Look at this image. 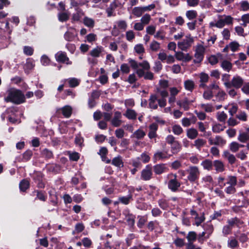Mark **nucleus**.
Returning a JSON list of instances; mask_svg holds the SVG:
<instances>
[{
  "label": "nucleus",
  "mask_w": 249,
  "mask_h": 249,
  "mask_svg": "<svg viewBox=\"0 0 249 249\" xmlns=\"http://www.w3.org/2000/svg\"><path fill=\"white\" fill-rule=\"evenodd\" d=\"M128 61L132 68L136 70V73L139 78L143 77L145 80H153L154 79L153 73L149 71L150 66L147 61L138 63L130 58Z\"/></svg>",
  "instance_id": "obj_1"
},
{
  "label": "nucleus",
  "mask_w": 249,
  "mask_h": 249,
  "mask_svg": "<svg viewBox=\"0 0 249 249\" xmlns=\"http://www.w3.org/2000/svg\"><path fill=\"white\" fill-rule=\"evenodd\" d=\"M7 94L4 98L5 101L7 102H10L18 105L25 101V96L20 90L11 89L7 90Z\"/></svg>",
  "instance_id": "obj_2"
},
{
  "label": "nucleus",
  "mask_w": 249,
  "mask_h": 249,
  "mask_svg": "<svg viewBox=\"0 0 249 249\" xmlns=\"http://www.w3.org/2000/svg\"><path fill=\"white\" fill-rule=\"evenodd\" d=\"M205 50V47L201 44L196 46L193 61L194 63H200L203 60Z\"/></svg>",
  "instance_id": "obj_3"
},
{
  "label": "nucleus",
  "mask_w": 249,
  "mask_h": 249,
  "mask_svg": "<svg viewBox=\"0 0 249 249\" xmlns=\"http://www.w3.org/2000/svg\"><path fill=\"white\" fill-rule=\"evenodd\" d=\"M188 174L187 178L191 182H194L199 177L200 171L199 168L196 166H191L187 170Z\"/></svg>",
  "instance_id": "obj_4"
},
{
  "label": "nucleus",
  "mask_w": 249,
  "mask_h": 249,
  "mask_svg": "<svg viewBox=\"0 0 249 249\" xmlns=\"http://www.w3.org/2000/svg\"><path fill=\"white\" fill-rule=\"evenodd\" d=\"M233 18L230 16H220L218 20L214 25L218 28H222L226 24L229 25L232 23Z\"/></svg>",
  "instance_id": "obj_5"
},
{
  "label": "nucleus",
  "mask_w": 249,
  "mask_h": 249,
  "mask_svg": "<svg viewBox=\"0 0 249 249\" xmlns=\"http://www.w3.org/2000/svg\"><path fill=\"white\" fill-rule=\"evenodd\" d=\"M194 42V38L190 35L186 36L182 41L178 42V48L182 51H186Z\"/></svg>",
  "instance_id": "obj_6"
},
{
  "label": "nucleus",
  "mask_w": 249,
  "mask_h": 249,
  "mask_svg": "<svg viewBox=\"0 0 249 249\" xmlns=\"http://www.w3.org/2000/svg\"><path fill=\"white\" fill-rule=\"evenodd\" d=\"M158 58L161 61L163 62H165L167 64H172L175 61V58L174 56L171 54L167 55L163 50L160 51L158 54Z\"/></svg>",
  "instance_id": "obj_7"
},
{
  "label": "nucleus",
  "mask_w": 249,
  "mask_h": 249,
  "mask_svg": "<svg viewBox=\"0 0 249 249\" xmlns=\"http://www.w3.org/2000/svg\"><path fill=\"white\" fill-rule=\"evenodd\" d=\"M244 84V79L239 75L234 76L231 81L230 89L232 87L236 89L241 88Z\"/></svg>",
  "instance_id": "obj_8"
},
{
  "label": "nucleus",
  "mask_w": 249,
  "mask_h": 249,
  "mask_svg": "<svg viewBox=\"0 0 249 249\" xmlns=\"http://www.w3.org/2000/svg\"><path fill=\"white\" fill-rule=\"evenodd\" d=\"M152 169L151 166L147 165L141 173V178L144 180H149L152 178Z\"/></svg>",
  "instance_id": "obj_9"
},
{
  "label": "nucleus",
  "mask_w": 249,
  "mask_h": 249,
  "mask_svg": "<svg viewBox=\"0 0 249 249\" xmlns=\"http://www.w3.org/2000/svg\"><path fill=\"white\" fill-rule=\"evenodd\" d=\"M174 178L171 179L168 183V188L173 192L176 191L180 187V184L177 179V175H172Z\"/></svg>",
  "instance_id": "obj_10"
},
{
  "label": "nucleus",
  "mask_w": 249,
  "mask_h": 249,
  "mask_svg": "<svg viewBox=\"0 0 249 249\" xmlns=\"http://www.w3.org/2000/svg\"><path fill=\"white\" fill-rule=\"evenodd\" d=\"M122 118L121 113L119 111H116L113 119L111 120V123L115 127H118L121 125L122 121L121 120Z\"/></svg>",
  "instance_id": "obj_11"
},
{
  "label": "nucleus",
  "mask_w": 249,
  "mask_h": 249,
  "mask_svg": "<svg viewBox=\"0 0 249 249\" xmlns=\"http://www.w3.org/2000/svg\"><path fill=\"white\" fill-rule=\"evenodd\" d=\"M77 35L76 30L73 28L69 29L64 35L65 39L68 41H72Z\"/></svg>",
  "instance_id": "obj_12"
},
{
  "label": "nucleus",
  "mask_w": 249,
  "mask_h": 249,
  "mask_svg": "<svg viewBox=\"0 0 249 249\" xmlns=\"http://www.w3.org/2000/svg\"><path fill=\"white\" fill-rule=\"evenodd\" d=\"M104 49L102 46H98L90 51L89 54L93 57H98L102 55Z\"/></svg>",
  "instance_id": "obj_13"
},
{
  "label": "nucleus",
  "mask_w": 249,
  "mask_h": 249,
  "mask_svg": "<svg viewBox=\"0 0 249 249\" xmlns=\"http://www.w3.org/2000/svg\"><path fill=\"white\" fill-rule=\"evenodd\" d=\"M155 174L160 175L167 171V167L164 164H159L155 165L153 167Z\"/></svg>",
  "instance_id": "obj_14"
},
{
  "label": "nucleus",
  "mask_w": 249,
  "mask_h": 249,
  "mask_svg": "<svg viewBox=\"0 0 249 249\" xmlns=\"http://www.w3.org/2000/svg\"><path fill=\"white\" fill-rule=\"evenodd\" d=\"M227 96L226 92L222 89H219L215 95L216 100L219 102L224 101L227 98Z\"/></svg>",
  "instance_id": "obj_15"
},
{
  "label": "nucleus",
  "mask_w": 249,
  "mask_h": 249,
  "mask_svg": "<svg viewBox=\"0 0 249 249\" xmlns=\"http://www.w3.org/2000/svg\"><path fill=\"white\" fill-rule=\"evenodd\" d=\"M213 165L215 168V170L217 172H223L225 170L224 164L221 160H214L213 162Z\"/></svg>",
  "instance_id": "obj_16"
},
{
  "label": "nucleus",
  "mask_w": 249,
  "mask_h": 249,
  "mask_svg": "<svg viewBox=\"0 0 249 249\" xmlns=\"http://www.w3.org/2000/svg\"><path fill=\"white\" fill-rule=\"evenodd\" d=\"M124 115L128 119L135 120L137 118V114L134 110L127 109Z\"/></svg>",
  "instance_id": "obj_17"
},
{
  "label": "nucleus",
  "mask_w": 249,
  "mask_h": 249,
  "mask_svg": "<svg viewBox=\"0 0 249 249\" xmlns=\"http://www.w3.org/2000/svg\"><path fill=\"white\" fill-rule=\"evenodd\" d=\"M55 57L58 62L65 63L66 60H68V57L66 56V53L63 52H58Z\"/></svg>",
  "instance_id": "obj_18"
},
{
  "label": "nucleus",
  "mask_w": 249,
  "mask_h": 249,
  "mask_svg": "<svg viewBox=\"0 0 249 249\" xmlns=\"http://www.w3.org/2000/svg\"><path fill=\"white\" fill-rule=\"evenodd\" d=\"M158 100L157 97L156 95H151L149 100V106L151 108L157 109L158 108V104L156 101Z\"/></svg>",
  "instance_id": "obj_19"
},
{
  "label": "nucleus",
  "mask_w": 249,
  "mask_h": 249,
  "mask_svg": "<svg viewBox=\"0 0 249 249\" xmlns=\"http://www.w3.org/2000/svg\"><path fill=\"white\" fill-rule=\"evenodd\" d=\"M239 246L238 242L235 237H231L228 241V246L232 249L237 248Z\"/></svg>",
  "instance_id": "obj_20"
},
{
  "label": "nucleus",
  "mask_w": 249,
  "mask_h": 249,
  "mask_svg": "<svg viewBox=\"0 0 249 249\" xmlns=\"http://www.w3.org/2000/svg\"><path fill=\"white\" fill-rule=\"evenodd\" d=\"M206 143V141L202 139H197L196 140L193 144L196 149L200 150Z\"/></svg>",
  "instance_id": "obj_21"
},
{
  "label": "nucleus",
  "mask_w": 249,
  "mask_h": 249,
  "mask_svg": "<svg viewBox=\"0 0 249 249\" xmlns=\"http://www.w3.org/2000/svg\"><path fill=\"white\" fill-rule=\"evenodd\" d=\"M223 156L224 158L228 160L229 162L231 164H233L236 161V158L235 156L233 154H231L228 151H224L223 153Z\"/></svg>",
  "instance_id": "obj_22"
},
{
  "label": "nucleus",
  "mask_w": 249,
  "mask_h": 249,
  "mask_svg": "<svg viewBox=\"0 0 249 249\" xmlns=\"http://www.w3.org/2000/svg\"><path fill=\"white\" fill-rule=\"evenodd\" d=\"M177 104L180 107H182L185 110H187L189 108L190 102L185 98L181 101H178Z\"/></svg>",
  "instance_id": "obj_23"
},
{
  "label": "nucleus",
  "mask_w": 249,
  "mask_h": 249,
  "mask_svg": "<svg viewBox=\"0 0 249 249\" xmlns=\"http://www.w3.org/2000/svg\"><path fill=\"white\" fill-rule=\"evenodd\" d=\"M244 147V145L239 144L236 142H231L229 146L230 149L233 152H237L240 147Z\"/></svg>",
  "instance_id": "obj_24"
},
{
  "label": "nucleus",
  "mask_w": 249,
  "mask_h": 249,
  "mask_svg": "<svg viewBox=\"0 0 249 249\" xmlns=\"http://www.w3.org/2000/svg\"><path fill=\"white\" fill-rule=\"evenodd\" d=\"M221 67L225 71L229 72L232 69V64L228 60H223L221 62Z\"/></svg>",
  "instance_id": "obj_25"
},
{
  "label": "nucleus",
  "mask_w": 249,
  "mask_h": 249,
  "mask_svg": "<svg viewBox=\"0 0 249 249\" xmlns=\"http://www.w3.org/2000/svg\"><path fill=\"white\" fill-rule=\"evenodd\" d=\"M198 136V132L195 128H190L187 131V136L190 139H194Z\"/></svg>",
  "instance_id": "obj_26"
},
{
  "label": "nucleus",
  "mask_w": 249,
  "mask_h": 249,
  "mask_svg": "<svg viewBox=\"0 0 249 249\" xmlns=\"http://www.w3.org/2000/svg\"><path fill=\"white\" fill-rule=\"evenodd\" d=\"M185 89L189 91H192L195 88V83L191 80H187L184 83Z\"/></svg>",
  "instance_id": "obj_27"
},
{
  "label": "nucleus",
  "mask_w": 249,
  "mask_h": 249,
  "mask_svg": "<svg viewBox=\"0 0 249 249\" xmlns=\"http://www.w3.org/2000/svg\"><path fill=\"white\" fill-rule=\"evenodd\" d=\"M111 163L118 167H123L124 163L121 157L118 156L113 159Z\"/></svg>",
  "instance_id": "obj_28"
},
{
  "label": "nucleus",
  "mask_w": 249,
  "mask_h": 249,
  "mask_svg": "<svg viewBox=\"0 0 249 249\" xmlns=\"http://www.w3.org/2000/svg\"><path fill=\"white\" fill-rule=\"evenodd\" d=\"M70 17V14L67 12H62L58 14V19L61 22H64L68 20Z\"/></svg>",
  "instance_id": "obj_29"
},
{
  "label": "nucleus",
  "mask_w": 249,
  "mask_h": 249,
  "mask_svg": "<svg viewBox=\"0 0 249 249\" xmlns=\"http://www.w3.org/2000/svg\"><path fill=\"white\" fill-rule=\"evenodd\" d=\"M63 115L66 118L71 116L72 112V108L70 106H66L62 108Z\"/></svg>",
  "instance_id": "obj_30"
},
{
  "label": "nucleus",
  "mask_w": 249,
  "mask_h": 249,
  "mask_svg": "<svg viewBox=\"0 0 249 249\" xmlns=\"http://www.w3.org/2000/svg\"><path fill=\"white\" fill-rule=\"evenodd\" d=\"M201 165L205 169L211 170L212 169L213 163L209 160H205L201 162Z\"/></svg>",
  "instance_id": "obj_31"
},
{
  "label": "nucleus",
  "mask_w": 249,
  "mask_h": 249,
  "mask_svg": "<svg viewBox=\"0 0 249 249\" xmlns=\"http://www.w3.org/2000/svg\"><path fill=\"white\" fill-rule=\"evenodd\" d=\"M230 75L225 73L222 76V80L224 82V85L226 89H230L231 81H229Z\"/></svg>",
  "instance_id": "obj_32"
},
{
  "label": "nucleus",
  "mask_w": 249,
  "mask_h": 249,
  "mask_svg": "<svg viewBox=\"0 0 249 249\" xmlns=\"http://www.w3.org/2000/svg\"><path fill=\"white\" fill-rule=\"evenodd\" d=\"M225 126L220 124H215L212 126V130L214 133H219L223 131Z\"/></svg>",
  "instance_id": "obj_33"
},
{
  "label": "nucleus",
  "mask_w": 249,
  "mask_h": 249,
  "mask_svg": "<svg viewBox=\"0 0 249 249\" xmlns=\"http://www.w3.org/2000/svg\"><path fill=\"white\" fill-rule=\"evenodd\" d=\"M238 140L242 142H246L249 140V134L247 132H243L239 134Z\"/></svg>",
  "instance_id": "obj_34"
},
{
  "label": "nucleus",
  "mask_w": 249,
  "mask_h": 249,
  "mask_svg": "<svg viewBox=\"0 0 249 249\" xmlns=\"http://www.w3.org/2000/svg\"><path fill=\"white\" fill-rule=\"evenodd\" d=\"M132 196L131 194H129L127 196H121L119 198V202H121L122 203L127 205L130 201L132 200Z\"/></svg>",
  "instance_id": "obj_35"
},
{
  "label": "nucleus",
  "mask_w": 249,
  "mask_h": 249,
  "mask_svg": "<svg viewBox=\"0 0 249 249\" xmlns=\"http://www.w3.org/2000/svg\"><path fill=\"white\" fill-rule=\"evenodd\" d=\"M145 135V132L141 129H138L133 134L131 137H134L138 139H142Z\"/></svg>",
  "instance_id": "obj_36"
},
{
  "label": "nucleus",
  "mask_w": 249,
  "mask_h": 249,
  "mask_svg": "<svg viewBox=\"0 0 249 249\" xmlns=\"http://www.w3.org/2000/svg\"><path fill=\"white\" fill-rule=\"evenodd\" d=\"M188 243H193L196 239V233L195 231L189 232L186 237Z\"/></svg>",
  "instance_id": "obj_37"
},
{
  "label": "nucleus",
  "mask_w": 249,
  "mask_h": 249,
  "mask_svg": "<svg viewBox=\"0 0 249 249\" xmlns=\"http://www.w3.org/2000/svg\"><path fill=\"white\" fill-rule=\"evenodd\" d=\"M226 143V141L220 136H217L214 138V145H223Z\"/></svg>",
  "instance_id": "obj_38"
},
{
  "label": "nucleus",
  "mask_w": 249,
  "mask_h": 249,
  "mask_svg": "<svg viewBox=\"0 0 249 249\" xmlns=\"http://www.w3.org/2000/svg\"><path fill=\"white\" fill-rule=\"evenodd\" d=\"M216 117L217 119L220 122H225L227 118V115L224 111L217 112Z\"/></svg>",
  "instance_id": "obj_39"
},
{
  "label": "nucleus",
  "mask_w": 249,
  "mask_h": 249,
  "mask_svg": "<svg viewBox=\"0 0 249 249\" xmlns=\"http://www.w3.org/2000/svg\"><path fill=\"white\" fill-rule=\"evenodd\" d=\"M221 57L222 55L220 53L217 54V56L216 55H211L209 58V62L212 65H215L218 62V58Z\"/></svg>",
  "instance_id": "obj_40"
},
{
  "label": "nucleus",
  "mask_w": 249,
  "mask_h": 249,
  "mask_svg": "<svg viewBox=\"0 0 249 249\" xmlns=\"http://www.w3.org/2000/svg\"><path fill=\"white\" fill-rule=\"evenodd\" d=\"M197 12L195 10H189L186 13V17L190 20L195 18L197 16Z\"/></svg>",
  "instance_id": "obj_41"
},
{
  "label": "nucleus",
  "mask_w": 249,
  "mask_h": 249,
  "mask_svg": "<svg viewBox=\"0 0 249 249\" xmlns=\"http://www.w3.org/2000/svg\"><path fill=\"white\" fill-rule=\"evenodd\" d=\"M200 107L207 112H211L214 110L213 106L211 104H202L200 105Z\"/></svg>",
  "instance_id": "obj_42"
},
{
  "label": "nucleus",
  "mask_w": 249,
  "mask_h": 249,
  "mask_svg": "<svg viewBox=\"0 0 249 249\" xmlns=\"http://www.w3.org/2000/svg\"><path fill=\"white\" fill-rule=\"evenodd\" d=\"M143 13V11L142 7H136L132 10L133 14L137 17H141Z\"/></svg>",
  "instance_id": "obj_43"
},
{
  "label": "nucleus",
  "mask_w": 249,
  "mask_h": 249,
  "mask_svg": "<svg viewBox=\"0 0 249 249\" xmlns=\"http://www.w3.org/2000/svg\"><path fill=\"white\" fill-rule=\"evenodd\" d=\"M84 23L87 27L92 28L94 25V21L92 18L86 17L84 19Z\"/></svg>",
  "instance_id": "obj_44"
},
{
  "label": "nucleus",
  "mask_w": 249,
  "mask_h": 249,
  "mask_svg": "<svg viewBox=\"0 0 249 249\" xmlns=\"http://www.w3.org/2000/svg\"><path fill=\"white\" fill-rule=\"evenodd\" d=\"M171 146V149L173 153H177L180 149L181 146L178 142L176 141V142L172 143Z\"/></svg>",
  "instance_id": "obj_45"
},
{
  "label": "nucleus",
  "mask_w": 249,
  "mask_h": 249,
  "mask_svg": "<svg viewBox=\"0 0 249 249\" xmlns=\"http://www.w3.org/2000/svg\"><path fill=\"white\" fill-rule=\"evenodd\" d=\"M195 219V224L198 226L200 225L205 220V217L203 213L200 214V215H198L196 217H194Z\"/></svg>",
  "instance_id": "obj_46"
},
{
  "label": "nucleus",
  "mask_w": 249,
  "mask_h": 249,
  "mask_svg": "<svg viewBox=\"0 0 249 249\" xmlns=\"http://www.w3.org/2000/svg\"><path fill=\"white\" fill-rule=\"evenodd\" d=\"M227 184L235 186L237 184V180L235 176H229L228 177Z\"/></svg>",
  "instance_id": "obj_47"
},
{
  "label": "nucleus",
  "mask_w": 249,
  "mask_h": 249,
  "mask_svg": "<svg viewBox=\"0 0 249 249\" xmlns=\"http://www.w3.org/2000/svg\"><path fill=\"white\" fill-rule=\"evenodd\" d=\"M29 186V182L27 180H22L19 184V187L21 191H25Z\"/></svg>",
  "instance_id": "obj_48"
},
{
  "label": "nucleus",
  "mask_w": 249,
  "mask_h": 249,
  "mask_svg": "<svg viewBox=\"0 0 249 249\" xmlns=\"http://www.w3.org/2000/svg\"><path fill=\"white\" fill-rule=\"evenodd\" d=\"M150 48L152 51L157 52L160 48V44L156 41H153L150 45Z\"/></svg>",
  "instance_id": "obj_49"
},
{
  "label": "nucleus",
  "mask_w": 249,
  "mask_h": 249,
  "mask_svg": "<svg viewBox=\"0 0 249 249\" xmlns=\"http://www.w3.org/2000/svg\"><path fill=\"white\" fill-rule=\"evenodd\" d=\"M166 154L161 152H158L154 154V159L155 160H160V159L167 158Z\"/></svg>",
  "instance_id": "obj_50"
},
{
  "label": "nucleus",
  "mask_w": 249,
  "mask_h": 249,
  "mask_svg": "<svg viewBox=\"0 0 249 249\" xmlns=\"http://www.w3.org/2000/svg\"><path fill=\"white\" fill-rule=\"evenodd\" d=\"M241 20L243 21L241 25L244 27H246L247 24L249 23V14L243 15L241 18Z\"/></svg>",
  "instance_id": "obj_51"
},
{
  "label": "nucleus",
  "mask_w": 249,
  "mask_h": 249,
  "mask_svg": "<svg viewBox=\"0 0 249 249\" xmlns=\"http://www.w3.org/2000/svg\"><path fill=\"white\" fill-rule=\"evenodd\" d=\"M173 132L175 135H179L183 132V129L179 125H175L173 126Z\"/></svg>",
  "instance_id": "obj_52"
},
{
  "label": "nucleus",
  "mask_w": 249,
  "mask_h": 249,
  "mask_svg": "<svg viewBox=\"0 0 249 249\" xmlns=\"http://www.w3.org/2000/svg\"><path fill=\"white\" fill-rule=\"evenodd\" d=\"M236 118L241 121L245 122L247 120V114L244 111H241L236 115Z\"/></svg>",
  "instance_id": "obj_53"
},
{
  "label": "nucleus",
  "mask_w": 249,
  "mask_h": 249,
  "mask_svg": "<svg viewBox=\"0 0 249 249\" xmlns=\"http://www.w3.org/2000/svg\"><path fill=\"white\" fill-rule=\"evenodd\" d=\"M236 237L238 238L239 241L241 242H245L247 241L248 237L246 234L245 233H241L239 235L238 234V232H236L234 234Z\"/></svg>",
  "instance_id": "obj_54"
},
{
  "label": "nucleus",
  "mask_w": 249,
  "mask_h": 249,
  "mask_svg": "<svg viewBox=\"0 0 249 249\" xmlns=\"http://www.w3.org/2000/svg\"><path fill=\"white\" fill-rule=\"evenodd\" d=\"M151 19V17L149 14H145L141 19V22L143 24H147L149 23Z\"/></svg>",
  "instance_id": "obj_55"
},
{
  "label": "nucleus",
  "mask_w": 249,
  "mask_h": 249,
  "mask_svg": "<svg viewBox=\"0 0 249 249\" xmlns=\"http://www.w3.org/2000/svg\"><path fill=\"white\" fill-rule=\"evenodd\" d=\"M162 65L160 61H156L155 62L153 70L155 72H159L162 69Z\"/></svg>",
  "instance_id": "obj_56"
},
{
  "label": "nucleus",
  "mask_w": 249,
  "mask_h": 249,
  "mask_svg": "<svg viewBox=\"0 0 249 249\" xmlns=\"http://www.w3.org/2000/svg\"><path fill=\"white\" fill-rule=\"evenodd\" d=\"M203 96L204 99L210 100L213 97V93L211 90H207L203 93Z\"/></svg>",
  "instance_id": "obj_57"
},
{
  "label": "nucleus",
  "mask_w": 249,
  "mask_h": 249,
  "mask_svg": "<svg viewBox=\"0 0 249 249\" xmlns=\"http://www.w3.org/2000/svg\"><path fill=\"white\" fill-rule=\"evenodd\" d=\"M23 52L27 55H31L33 53L34 49L30 46H24L23 48Z\"/></svg>",
  "instance_id": "obj_58"
},
{
  "label": "nucleus",
  "mask_w": 249,
  "mask_h": 249,
  "mask_svg": "<svg viewBox=\"0 0 249 249\" xmlns=\"http://www.w3.org/2000/svg\"><path fill=\"white\" fill-rule=\"evenodd\" d=\"M225 191L228 194H233L235 193L236 192L235 186L230 185V186L226 188Z\"/></svg>",
  "instance_id": "obj_59"
},
{
  "label": "nucleus",
  "mask_w": 249,
  "mask_h": 249,
  "mask_svg": "<svg viewBox=\"0 0 249 249\" xmlns=\"http://www.w3.org/2000/svg\"><path fill=\"white\" fill-rule=\"evenodd\" d=\"M170 68L172 71L174 73L178 74L180 72L181 67L178 64H175Z\"/></svg>",
  "instance_id": "obj_60"
},
{
  "label": "nucleus",
  "mask_w": 249,
  "mask_h": 249,
  "mask_svg": "<svg viewBox=\"0 0 249 249\" xmlns=\"http://www.w3.org/2000/svg\"><path fill=\"white\" fill-rule=\"evenodd\" d=\"M33 153L31 150H27L23 154V160L25 161L29 160L32 156Z\"/></svg>",
  "instance_id": "obj_61"
},
{
  "label": "nucleus",
  "mask_w": 249,
  "mask_h": 249,
  "mask_svg": "<svg viewBox=\"0 0 249 249\" xmlns=\"http://www.w3.org/2000/svg\"><path fill=\"white\" fill-rule=\"evenodd\" d=\"M200 82L207 83L209 79V75L204 72H202L200 74Z\"/></svg>",
  "instance_id": "obj_62"
},
{
  "label": "nucleus",
  "mask_w": 249,
  "mask_h": 249,
  "mask_svg": "<svg viewBox=\"0 0 249 249\" xmlns=\"http://www.w3.org/2000/svg\"><path fill=\"white\" fill-rule=\"evenodd\" d=\"M116 136L119 138L121 139L124 137V131L122 128L117 129L115 131Z\"/></svg>",
  "instance_id": "obj_63"
},
{
  "label": "nucleus",
  "mask_w": 249,
  "mask_h": 249,
  "mask_svg": "<svg viewBox=\"0 0 249 249\" xmlns=\"http://www.w3.org/2000/svg\"><path fill=\"white\" fill-rule=\"evenodd\" d=\"M241 90L245 94L249 95V83H244Z\"/></svg>",
  "instance_id": "obj_64"
}]
</instances>
